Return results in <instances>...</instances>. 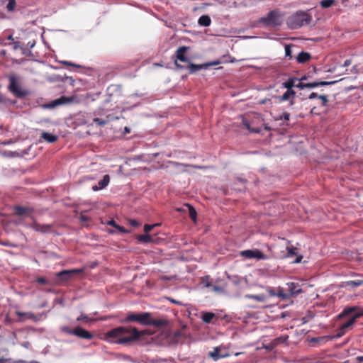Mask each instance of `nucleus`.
<instances>
[{"mask_svg": "<svg viewBox=\"0 0 363 363\" xmlns=\"http://www.w3.org/2000/svg\"><path fill=\"white\" fill-rule=\"evenodd\" d=\"M269 292L271 296H276L277 291L275 290L271 289L269 291Z\"/></svg>", "mask_w": 363, "mask_h": 363, "instance_id": "56", "label": "nucleus"}, {"mask_svg": "<svg viewBox=\"0 0 363 363\" xmlns=\"http://www.w3.org/2000/svg\"><path fill=\"white\" fill-rule=\"evenodd\" d=\"M335 82H326V81H320V82H313L310 83H303L300 82L298 84H296L295 86L299 89L304 88H315L321 86H326L334 84Z\"/></svg>", "mask_w": 363, "mask_h": 363, "instance_id": "9", "label": "nucleus"}, {"mask_svg": "<svg viewBox=\"0 0 363 363\" xmlns=\"http://www.w3.org/2000/svg\"><path fill=\"white\" fill-rule=\"evenodd\" d=\"M311 113L312 114H317V113L315 112V107H313V108H311Z\"/></svg>", "mask_w": 363, "mask_h": 363, "instance_id": "57", "label": "nucleus"}, {"mask_svg": "<svg viewBox=\"0 0 363 363\" xmlns=\"http://www.w3.org/2000/svg\"><path fill=\"white\" fill-rule=\"evenodd\" d=\"M307 79V78H306V76H304V77H302L300 79V80H301V81H303V80H305V79Z\"/></svg>", "mask_w": 363, "mask_h": 363, "instance_id": "63", "label": "nucleus"}, {"mask_svg": "<svg viewBox=\"0 0 363 363\" xmlns=\"http://www.w3.org/2000/svg\"><path fill=\"white\" fill-rule=\"evenodd\" d=\"M82 320L89 322L91 320V319L86 315L82 314L80 316H79L77 318V321H82Z\"/></svg>", "mask_w": 363, "mask_h": 363, "instance_id": "43", "label": "nucleus"}, {"mask_svg": "<svg viewBox=\"0 0 363 363\" xmlns=\"http://www.w3.org/2000/svg\"><path fill=\"white\" fill-rule=\"evenodd\" d=\"M188 49L189 48L186 46L179 47L175 52L177 60L183 62H188L189 59L185 55Z\"/></svg>", "mask_w": 363, "mask_h": 363, "instance_id": "12", "label": "nucleus"}, {"mask_svg": "<svg viewBox=\"0 0 363 363\" xmlns=\"http://www.w3.org/2000/svg\"><path fill=\"white\" fill-rule=\"evenodd\" d=\"M14 212L17 216L26 215L30 216L33 213V209L29 207L16 206Z\"/></svg>", "mask_w": 363, "mask_h": 363, "instance_id": "14", "label": "nucleus"}, {"mask_svg": "<svg viewBox=\"0 0 363 363\" xmlns=\"http://www.w3.org/2000/svg\"><path fill=\"white\" fill-rule=\"evenodd\" d=\"M320 95H318V94L315 93V92H312L309 96H308V99H315V98H318Z\"/></svg>", "mask_w": 363, "mask_h": 363, "instance_id": "49", "label": "nucleus"}, {"mask_svg": "<svg viewBox=\"0 0 363 363\" xmlns=\"http://www.w3.org/2000/svg\"><path fill=\"white\" fill-rule=\"evenodd\" d=\"M61 330L65 333H67V334H69V335H74V329H72L67 326H63L61 328Z\"/></svg>", "mask_w": 363, "mask_h": 363, "instance_id": "38", "label": "nucleus"}, {"mask_svg": "<svg viewBox=\"0 0 363 363\" xmlns=\"http://www.w3.org/2000/svg\"><path fill=\"white\" fill-rule=\"evenodd\" d=\"M109 182L110 177L109 175L106 174L104 176L103 179L99 182L98 185H94L91 189L94 191H96L99 189H103L108 186Z\"/></svg>", "mask_w": 363, "mask_h": 363, "instance_id": "13", "label": "nucleus"}, {"mask_svg": "<svg viewBox=\"0 0 363 363\" xmlns=\"http://www.w3.org/2000/svg\"><path fill=\"white\" fill-rule=\"evenodd\" d=\"M215 317V313L212 312H203L202 313L201 319L205 323H211Z\"/></svg>", "mask_w": 363, "mask_h": 363, "instance_id": "20", "label": "nucleus"}, {"mask_svg": "<svg viewBox=\"0 0 363 363\" xmlns=\"http://www.w3.org/2000/svg\"><path fill=\"white\" fill-rule=\"evenodd\" d=\"M276 296L281 298L282 299H286V298H289L287 292L286 293L284 292V289L281 288L278 289V290L277 291Z\"/></svg>", "mask_w": 363, "mask_h": 363, "instance_id": "32", "label": "nucleus"}, {"mask_svg": "<svg viewBox=\"0 0 363 363\" xmlns=\"http://www.w3.org/2000/svg\"><path fill=\"white\" fill-rule=\"evenodd\" d=\"M287 250H288V256L289 257H292L294 255H296V254H297L296 247H294L293 246L288 247Z\"/></svg>", "mask_w": 363, "mask_h": 363, "instance_id": "36", "label": "nucleus"}, {"mask_svg": "<svg viewBox=\"0 0 363 363\" xmlns=\"http://www.w3.org/2000/svg\"><path fill=\"white\" fill-rule=\"evenodd\" d=\"M73 332L74 335L81 339L91 340L94 337V335L89 331L79 326L74 328V331Z\"/></svg>", "mask_w": 363, "mask_h": 363, "instance_id": "10", "label": "nucleus"}, {"mask_svg": "<svg viewBox=\"0 0 363 363\" xmlns=\"http://www.w3.org/2000/svg\"><path fill=\"white\" fill-rule=\"evenodd\" d=\"M7 39L9 40H12V41H13V40H14L12 35H10L9 36H8Z\"/></svg>", "mask_w": 363, "mask_h": 363, "instance_id": "60", "label": "nucleus"}, {"mask_svg": "<svg viewBox=\"0 0 363 363\" xmlns=\"http://www.w3.org/2000/svg\"><path fill=\"white\" fill-rule=\"evenodd\" d=\"M242 123L244 126L250 132L256 133H260V129L251 128L250 123L247 120L243 119Z\"/></svg>", "mask_w": 363, "mask_h": 363, "instance_id": "29", "label": "nucleus"}, {"mask_svg": "<svg viewBox=\"0 0 363 363\" xmlns=\"http://www.w3.org/2000/svg\"><path fill=\"white\" fill-rule=\"evenodd\" d=\"M213 291H218V292H220L222 291V289L218 286H213Z\"/></svg>", "mask_w": 363, "mask_h": 363, "instance_id": "52", "label": "nucleus"}, {"mask_svg": "<svg viewBox=\"0 0 363 363\" xmlns=\"http://www.w3.org/2000/svg\"><path fill=\"white\" fill-rule=\"evenodd\" d=\"M108 225H111V226H113L114 228H116V226L118 225L116 223L115 220H111V221H109L108 223Z\"/></svg>", "mask_w": 363, "mask_h": 363, "instance_id": "51", "label": "nucleus"}, {"mask_svg": "<svg viewBox=\"0 0 363 363\" xmlns=\"http://www.w3.org/2000/svg\"><path fill=\"white\" fill-rule=\"evenodd\" d=\"M68 101H69V99L68 98L65 96H61L60 98L52 101L50 104L48 105V107L55 108L59 105L64 104Z\"/></svg>", "mask_w": 363, "mask_h": 363, "instance_id": "18", "label": "nucleus"}, {"mask_svg": "<svg viewBox=\"0 0 363 363\" xmlns=\"http://www.w3.org/2000/svg\"><path fill=\"white\" fill-rule=\"evenodd\" d=\"M291 46L290 45H286L285 46V56L286 57L291 58Z\"/></svg>", "mask_w": 363, "mask_h": 363, "instance_id": "39", "label": "nucleus"}, {"mask_svg": "<svg viewBox=\"0 0 363 363\" xmlns=\"http://www.w3.org/2000/svg\"><path fill=\"white\" fill-rule=\"evenodd\" d=\"M289 337L287 335H285V336H281V337H279L277 338H276L274 340V342L276 344H281V343H284L287 341Z\"/></svg>", "mask_w": 363, "mask_h": 363, "instance_id": "35", "label": "nucleus"}, {"mask_svg": "<svg viewBox=\"0 0 363 363\" xmlns=\"http://www.w3.org/2000/svg\"><path fill=\"white\" fill-rule=\"evenodd\" d=\"M129 223L133 227H138L140 225L138 220L134 219L130 220Z\"/></svg>", "mask_w": 363, "mask_h": 363, "instance_id": "47", "label": "nucleus"}, {"mask_svg": "<svg viewBox=\"0 0 363 363\" xmlns=\"http://www.w3.org/2000/svg\"><path fill=\"white\" fill-rule=\"evenodd\" d=\"M25 317H26L28 319H35V315L30 312L26 313V315H25Z\"/></svg>", "mask_w": 363, "mask_h": 363, "instance_id": "48", "label": "nucleus"}, {"mask_svg": "<svg viewBox=\"0 0 363 363\" xmlns=\"http://www.w3.org/2000/svg\"><path fill=\"white\" fill-rule=\"evenodd\" d=\"M168 163L173 167H179V166L187 167V166H189L188 164H184L180 163V162H173V161H169Z\"/></svg>", "mask_w": 363, "mask_h": 363, "instance_id": "45", "label": "nucleus"}, {"mask_svg": "<svg viewBox=\"0 0 363 363\" xmlns=\"http://www.w3.org/2000/svg\"><path fill=\"white\" fill-rule=\"evenodd\" d=\"M4 102V99L3 96L0 94V104Z\"/></svg>", "mask_w": 363, "mask_h": 363, "instance_id": "59", "label": "nucleus"}, {"mask_svg": "<svg viewBox=\"0 0 363 363\" xmlns=\"http://www.w3.org/2000/svg\"><path fill=\"white\" fill-rule=\"evenodd\" d=\"M202 282L204 284V286L206 287H211L212 286V284L210 281V277L209 276H205L202 278Z\"/></svg>", "mask_w": 363, "mask_h": 363, "instance_id": "37", "label": "nucleus"}, {"mask_svg": "<svg viewBox=\"0 0 363 363\" xmlns=\"http://www.w3.org/2000/svg\"><path fill=\"white\" fill-rule=\"evenodd\" d=\"M248 297L259 302H264L265 301V296L264 294L249 295Z\"/></svg>", "mask_w": 363, "mask_h": 363, "instance_id": "31", "label": "nucleus"}, {"mask_svg": "<svg viewBox=\"0 0 363 363\" xmlns=\"http://www.w3.org/2000/svg\"><path fill=\"white\" fill-rule=\"evenodd\" d=\"M40 138L45 140L48 143H52L57 140L58 137L55 135L47 133V132H43L41 133Z\"/></svg>", "mask_w": 363, "mask_h": 363, "instance_id": "17", "label": "nucleus"}, {"mask_svg": "<svg viewBox=\"0 0 363 363\" xmlns=\"http://www.w3.org/2000/svg\"><path fill=\"white\" fill-rule=\"evenodd\" d=\"M61 63H62L65 65H67V66H72V67H80V65H78L77 64H74V63H72V62H68V61H62Z\"/></svg>", "mask_w": 363, "mask_h": 363, "instance_id": "46", "label": "nucleus"}, {"mask_svg": "<svg viewBox=\"0 0 363 363\" xmlns=\"http://www.w3.org/2000/svg\"><path fill=\"white\" fill-rule=\"evenodd\" d=\"M349 64H350L349 61H348V60H346V61H345V64H344V65H345V66H347V65H348Z\"/></svg>", "mask_w": 363, "mask_h": 363, "instance_id": "62", "label": "nucleus"}, {"mask_svg": "<svg viewBox=\"0 0 363 363\" xmlns=\"http://www.w3.org/2000/svg\"><path fill=\"white\" fill-rule=\"evenodd\" d=\"M334 2H335V0H322L320 2V6L323 9H328V8L332 6V5L334 4Z\"/></svg>", "mask_w": 363, "mask_h": 363, "instance_id": "30", "label": "nucleus"}, {"mask_svg": "<svg viewBox=\"0 0 363 363\" xmlns=\"http://www.w3.org/2000/svg\"><path fill=\"white\" fill-rule=\"evenodd\" d=\"M116 228L119 230L121 232H125V230L124 227L119 226L118 225L116 226Z\"/></svg>", "mask_w": 363, "mask_h": 363, "instance_id": "54", "label": "nucleus"}, {"mask_svg": "<svg viewBox=\"0 0 363 363\" xmlns=\"http://www.w3.org/2000/svg\"><path fill=\"white\" fill-rule=\"evenodd\" d=\"M284 21V14L279 10L274 9L268 12V13L262 17L259 22L265 27L277 28L280 26Z\"/></svg>", "mask_w": 363, "mask_h": 363, "instance_id": "5", "label": "nucleus"}, {"mask_svg": "<svg viewBox=\"0 0 363 363\" xmlns=\"http://www.w3.org/2000/svg\"><path fill=\"white\" fill-rule=\"evenodd\" d=\"M9 90L17 98H23L29 94V91L21 87L16 74L9 76Z\"/></svg>", "mask_w": 363, "mask_h": 363, "instance_id": "6", "label": "nucleus"}, {"mask_svg": "<svg viewBox=\"0 0 363 363\" xmlns=\"http://www.w3.org/2000/svg\"><path fill=\"white\" fill-rule=\"evenodd\" d=\"M318 99L321 100V106H325L328 102V97L326 95H320Z\"/></svg>", "mask_w": 363, "mask_h": 363, "instance_id": "40", "label": "nucleus"}, {"mask_svg": "<svg viewBox=\"0 0 363 363\" xmlns=\"http://www.w3.org/2000/svg\"><path fill=\"white\" fill-rule=\"evenodd\" d=\"M277 119H279V120H283L284 119L285 121H289V119H290V114L289 113H284Z\"/></svg>", "mask_w": 363, "mask_h": 363, "instance_id": "44", "label": "nucleus"}, {"mask_svg": "<svg viewBox=\"0 0 363 363\" xmlns=\"http://www.w3.org/2000/svg\"><path fill=\"white\" fill-rule=\"evenodd\" d=\"M8 1H9V3L6 5L7 11H13L16 8V0H8Z\"/></svg>", "mask_w": 363, "mask_h": 363, "instance_id": "33", "label": "nucleus"}, {"mask_svg": "<svg viewBox=\"0 0 363 363\" xmlns=\"http://www.w3.org/2000/svg\"><path fill=\"white\" fill-rule=\"evenodd\" d=\"M84 272V269H73L70 270H62L57 273L56 276L61 281H67L71 279L73 275L81 274Z\"/></svg>", "mask_w": 363, "mask_h": 363, "instance_id": "8", "label": "nucleus"}, {"mask_svg": "<svg viewBox=\"0 0 363 363\" xmlns=\"http://www.w3.org/2000/svg\"><path fill=\"white\" fill-rule=\"evenodd\" d=\"M296 93L294 90H286L281 96L278 97L279 101H284L291 99V105L294 104L293 99L295 96Z\"/></svg>", "mask_w": 363, "mask_h": 363, "instance_id": "16", "label": "nucleus"}, {"mask_svg": "<svg viewBox=\"0 0 363 363\" xmlns=\"http://www.w3.org/2000/svg\"><path fill=\"white\" fill-rule=\"evenodd\" d=\"M311 21V14L306 11H298L288 17L286 24L290 29H298L309 24Z\"/></svg>", "mask_w": 363, "mask_h": 363, "instance_id": "4", "label": "nucleus"}, {"mask_svg": "<svg viewBox=\"0 0 363 363\" xmlns=\"http://www.w3.org/2000/svg\"><path fill=\"white\" fill-rule=\"evenodd\" d=\"M160 225V223H155V224H153V225H149V224H145L144 225V231L147 234L149 232H150L155 226H159Z\"/></svg>", "mask_w": 363, "mask_h": 363, "instance_id": "34", "label": "nucleus"}, {"mask_svg": "<svg viewBox=\"0 0 363 363\" xmlns=\"http://www.w3.org/2000/svg\"><path fill=\"white\" fill-rule=\"evenodd\" d=\"M143 332L135 327L119 326L105 333V339L111 343L130 345L139 340Z\"/></svg>", "mask_w": 363, "mask_h": 363, "instance_id": "1", "label": "nucleus"}, {"mask_svg": "<svg viewBox=\"0 0 363 363\" xmlns=\"http://www.w3.org/2000/svg\"><path fill=\"white\" fill-rule=\"evenodd\" d=\"M137 239L140 242L143 243H150L152 242V238L151 235L148 234L139 235L137 237Z\"/></svg>", "mask_w": 363, "mask_h": 363, "instance_id": "25", "label": "nucleus"}, {"mask_svg": "<svg viewBox=\"0 0 363 363\" xmlns=\"http://www.w3.org/2000/svg\"><path fill=\"white\" fill-rule=\"evenodd\" d=\"M32 228L35 231L40 232V233H46L50 230V228H52V225H49V224L41 225V224L34 221L32 225Z\"/></svg>", "mask_w": 363, "mask_h": 363, "instance_id": "15", "label": "nucleus"}, {"mask_svg": "<svg viewBox=\"0 0 363 363\" xmlns=\"http://www.w3.org/2000/svg\"><path fill=\"white\" fill-rule=\"evenodd\" d=\"M36 281L38 284H42V285H48L49 284L48 280L47 279L44 278V277H38L36 279Z\"/></svg>", "mask_w": 363, "mask_h": 363, "instance_id": "42", "label": "nucleus"}, {"mask_svg": "<svg viewBox=\"0 0 363 363\" xmlns=\"http://www.w3.org/2000/svg\"><path fill=\"white\" fill-rule=\"evenodd\" d=\"M16 315H17L19 318H21V317H23V316L26 315V313H23V312L17 311V312H16Z\"/></svg>", "mask_w": 363, "mask_h": 363, "instance_id": "53", "label": "nucleus"}, {"mask_svg": "<svg viewBox=\"0 0 363 363\" xmlns=\"http://www.w3.org/2000/svg\"><path fill=\"white\" fill-rule=\"evenodd\" d=\"M301 292V289L298 284L294 282L287 284V294L289 295V297L297 295Z\"/></svg>", "mask_w": 363, "mask_h": 363, "instance_id": "11", "label": "nucleus"}, {"mask_svg": "<svg viewBox=\"0 0 363 363\" xmlns=\"http://www.w3.org/2000/svg\"><path fill=\"white\" fill-rule=\"evenodd\" d=\"M357 363H362L363 362V356H358L355 358Z\"/></svg>", "mask_w": 363, "mask_h": 363, "instance_id": "50", "label": "nucleus"}, {"mask_svg": "<svg viewBox=\"0 0 363 363\" xmlns=\"http://www.w3.org/2000/svg\"><path fill=\"white\" fill-rule=\"evenodd\" d=\"M4 361L3 358H0V363H2Z\"/></svg>", "mask_w": 363, "mask_h": 363, "instance_id": "64", "label": "nucleus"}, {"mask_svg": "<svg viewBox=\"0 0 363 363\" xmlns=\"http://www.w3.org/2000/svg\"><path fill=\"white\" fill-rule=\"evenodd\" d=\"M122 323L137 322L141 325L164 326L167 324V321L162 319H153L151 314L148 312L136 313L128 312L125 319L121 320Z\"/></svg>", "mask_w": 363, "mask_h": 363, "instance_id": "3", "label": "nucleus"}, {"mask_svg": "<svg viewBox=\"0 0 363 363\" xmlns=\"http://www.w3.org/2000/svg\"><path fill=\"white\" fill-rule=\"evenodd\" d=\"M347 285L352 287H357L362 286L363 285V279L348 281H347Z\"/></svg>", "mask_w": 363, "mask_h": 363, "instance_id": "28", "label": "nucleus"}, {"mask_svg": "<svg viewBox=\"0 0 363 363\" xmlns=\"http://www.w3.org/2000/svg\"><path fill=\"white\" fill-rule=\"evenodd\" d=\"M297 80L296 78H291L286 82L282 84V86L284 88L287 89V90H292V88L295 86V82Z\"/></svg>", "mask_w": 363, "mask_h": 363, "instance_id": "26", "label": "nucleus"}, {"mask_svg": "<svg viewBox=\"0 0 363 363\" xmlns=\"http://www.w3.org/2000/svg\"><path fill=\"white\" fill-rule=\"evenodd\" d=\"M221 62H222V61H220V60H215V61L205 63V69H206L211 66H215V65H220Z\"/></svg>", "mask_w": 363, "mask_h": 363, "instance_id": "41", "label": "nucleus"}, {"mask_svg": "<svg viewBox=\"0 0 363 363\" xmlns=\"http://www.w3.org/2000/svg\"><path fill=\"white\" fill-rule=\"evenodd\" d=\"M311 59V55L306 52H301L296 57V60L299 63H304Z\"/></svg>", "mask_w": 363, "mask_h": 363, "instance_id": "19", "label": "nucleus"}, {"mask_svg": "<svg viewBox=\"0 0 363 363\" xmlns=\"http://www.w3.org/2000/svg\"><path fill=\"white\" fill-rule=\"evenodd\" d=\"M348 315H351V318L337 329L336 335L337 337L344 335L352 328L356 320L363 316V308L359 306L347 307L338 315V318H342Z\"/></svg>", "mask_w": 363, "mask_h": 363, "instance_id": "2", "label": "nucleus"}, {"mask_svg": "<svg viewBox=\"0 0 363 363\" xmlns=\"http://www.w3.org/2000/svg\"><path fill=\"white\" fill-rule=\"evenodd\" d=\"M185 206L189 210V217L191 218V219L192 220L195 221L196 219V215H197L196 210L189 204H186Z\"/></svg>", "mask_w": 363, "mask_h": 363, "instance_id": "27", "label": "nucleus"}, {"mask_svg": "<svg viewBox=\"0 0 363 363\" xmlns=\"http://www.w3.org/2000/svg\"><path fill=\"white\" fill-rule=\"evenodd\" d=\"M240 255L246 259L256 258L257 259H266L267 255L262 253L259 250H246L240 252Z\"/></svg>", "mask_w": 363, "mask_h": 363, "instance_id": "7", "label": "nucleus"}, {"mask_svg": "<svg viewBox=\"0 0 363 363\" xmlns=\"http://www.w3.org/2000/svg\"><path fill=\"white\" fill-rule=\"evenodd\" d=\"M203 68L205 69V63L201 65H195L191 63L188 66V69L189 70L190 74H194Z\"/></svg>", "mask_w": 363, "mask_h": 363, "instance_id": "23", "label": "nucleus"}, {"mask_svg": "<svg viewBox=\"0 0 363 363\" xmlns=\"http://www.w3.org/2000/svg\"><path fill=\"white\" fill-rule=\"evenodd\" d=\"M109 121V116H107L106 119H104V118H98V117H95L93 118V123H91V125L93 123H95L97 125H99V126H104Z\"/></svg>", "mask_w": 363, "mask_h": 363, "instance_id": "24", "label": "nucleus"}, {"mask_svg": "<svg viewBox=\"0 0 363 363\" xmlns=\"http://www.w3.org/2000/svg\"><path fill=\"white\" fill-rule=\"evenodd\" d=\"M220 352V349L216 347L214 348L213 351L209 352V356L215 361L225 357V355H221Z\"/></svg>", "mask_w": 363, "mask_h": 363, "instance_id": "22", "label": "nucleus"}, {"mask_svg": "<svg viewBox=\"0 0 363 363\" xmlns=\"http://www.w3.org/2000/svg\"><path fill=\"white\" fill-rule=\"evenodd\" d=\"M198 23L200 26L207 27L211 25V20L208 16L203 15L199 18Z\"/></svg>", "mask_w": 363, "mask_h": 363, "instance_id": "21", "label": "nucleus"}, {"mask_svg": "<svg viewBox=\"0 0 363 363\" xmlns=\"http://www.w3.org/2000/svg\"><path fill=\"white\" fill-rule=\"evenodd\" d=\"M14 44V48L16 49L19 46L18 42H13Z\"/></svg>", "mask_w": 363, "mask_h": 363, "instance_id": "58", "label": "nucleus"}, {"mask_svg": "<svg viewBox=\"0 0 363 363\" xmlns=\"http://www.w3.org/2000/svg\"><path fill=\"white\" fill-rule=\"evenodd\" d=\"M125 133H129L130 132V128H128L127 127L125 128Z\"/></svg>", "mask_w": 363, "mask_h": 363, "instance_id": "61", "label": "nucleus"}, {"mask_svg": "<svg viewBox=\"0 0 363 363\" xmlns=\"http://www.w3.org/2000/svg\"><path fill=\"white\" fill-rule=\"evenodd\" d=\"M303 257L301 255L298 256L296 257V260H295V262L296 263H299L301 262V259H302Z\"/></svg>", "mask_w": 363, "mask_h": 363, "instance_id": "55", "label": "nucleus"}]
</instances>
